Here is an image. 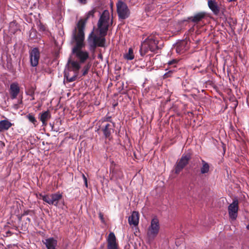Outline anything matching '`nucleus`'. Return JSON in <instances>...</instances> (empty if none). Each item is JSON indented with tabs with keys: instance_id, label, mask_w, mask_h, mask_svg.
Wrapping results in <instances>:
<instances>
[{
	"instance_id": "obj_1",
	"label": "nucleus",
	"mask_w": 249,
	"mask_h": 249,
	"mask_svg": "<svg viewBox=\"0 0 249 249\" xmlns=\"http://www.w3.org/2000/svg\"><path fill=\"white\" fill-rule=\"evenodd\" d=\"M109 15L108 13L104 12L101 16L98 23V27L99 30L100 36H98L92 32L89 36L88 42L89 49L94 51L97 47H103L105 46L106 36L108 30Z\"/></svg>"
},
{
	"instance_id": "obj_2",
	"label": "nucleus",
	"mask_w": 249,
	"mask_h": 249,
	"mask_svg": "<svg viewBox=\"0 0 249 249\" xmlns=\"http://www.w3.org/2000/svg\"><path fill=\"white\" fill-rule=\"evenodd\" d=\"M84 40L85 34L77 33L75 28L72 31L71 40V44H74L71 52L80 63H84L89 57V52L83 50L85 46Z\"/></svg>"
},
{
	"instance_id": "obj_3",
	"label": "nucleus",
	"mask_w": 249,
	"mask_h": 249,
	"mask_svg": "<svg viewBox=\"0 0 249 249\" xmlns=\"http://www.w3.org/2000/svg\"><path fill=\"white\" fill-rule=\"evenodd\" d=\"M158 40L153 36H149L141 44L140 53L142 56H144L150 51L155 53L160 49L158 46Z\"/></svg>"
},
{
	"instance_id": "obj_4",
	"label": "nucleus",
	"mask_w": 249,
	"mask_h": 249,
	"mask_svg": "<svg viewBox=\"0 0 249 249\" xmlns=\"http://www.w3.org/2000/svg\"><path fill=\"white\" fill-rule=\"evenodd\" d=\"M191 158L192 154L190 152L183 154L181 158L176 163L174 169L175 173L177 175L179 174L184 168L188 165Z\"/></svg>"
},
{
	"instance_id": "obj_5",
	"label": "nucleus",
	"mask_w": 249,
	"mask_h": 249,
	"mask_svg": "<svg viewBox=\"0 0 249 249\" xmlns=\"http://www.w3.org/2000/svg\"><path fill=\"white\" fill-rule=\"evenodd\" d=\"M40 198H41L44 202L49 205H53L55 206H57L58 202L62 199V195L59 192L43 195L41 194H39Z\"/></svg>"
},
{
	"instance_id": "obj_6",
	"label": "nucleus",
	"mask_w": 249,
	"mask_h": 249,
	"mask_svg": "<svg viewBox=\"0 0 249 249\" xmlns=\"http://www.w3.org/2000/svg\"><path fill=\"white\" fill-rule=\"evenodd\" d=\"M116 6L117 14L120 19H125L129 17L130 12L125 2L119 0L117 3Z\"/></svg>"
},
{
	"instance_id": "obj_7",
	"label": "nucleus",
	"mask_w": 249,
	"mask_h": 249,
	"mask_svg": "<svg viewBox=\"0 0 249 249\" xmlns=\"http://www.w3.org/2000/svg\"><path fill=\"white\" fill-rule=\"evenodd\" d=\"M160 230V224L158 219L155 217L151 222L150 226L147 230V236L149 239L153 240L158 235Z\"/></svg>"
},
{
	"instance_id": "obj_8",
	"label": "nucleus",
	"mask_w": 249,
	"mask_h": 249,
	"mask_svg": "<svg viewBox=\"0 0 249 249\" xmlns=\"http://www.w3.org/2000/svg\"><path fill=\"white\" fill-rule=\"evenodd\" d=\"M96 12L95 9H92L89 11L88 14H87L86 17L84 18L80 19L77 24V27L76 28L77 29V33H80L82 34H84V30L85 28L86 23L88 20V19L90 17H93L94 14Z\"/></svg>"
},
{
	"instance_id": "obj_9",
	"label": "nucleus",
	"mask_w": 249,
	"mask_h": 249,
	"mask_svg": "<svg viewBox=\"0 0 249 249\" xmlns=\"http://www.w3.org/2000/svg\"><path fill=\"white\" fill-rule=\"evenodd\" d=\"M238 204V200L237 199H235L233 200L232 202L228 206V210L229 217L232 220H235L237 217L239 209Z\"/></svg>"
},
{
	"instance_id": "obj_10",
	"label": "nucleus",
	"mask_w": 249,
	"mask_h": 249,
	"mask_svg": "<svg viewBox=\"0 0 249 249\" xmlns=\"http://www.w3.org/2000/svg\"><path fill=\"white\" fill-rule=\"evenodd\" d=\"M110 179L117 181L119 179H122L124 177V175L121 170L115 167V164L113 161L109 168Z\"/></svg>"
},
{
	"instance_id": "obj_11",
	"label": "nucleus",
	"mask_w": 249,
	"mask_h": 249,
	"mask_svg": "<svg viewBox=\"0 0 249 249\" xmlns=\"http://www.w3.org/2000/svg\"><path fill=\"white\" fill-rule=\"evenodd\" d=\"M99 129H101L103 131L106 138H109L112 132L114 131L115 123L111 124H99Z\"/></svg>"
},
{
	"instance_id": "obj_12",
	"label": "nucleus",
	"mask_w": 249,
	"mask_h": 249,
	"mask_svg": "<svg viewBox=\"0 0 249 249\" xmlns=\"http://www.w3.org/2000/svg\"><path fill=\"white\" fill-rule=\"evenodd\" d=\"M31 65L33 67L36 66L40 58V52L37 48H34L30 51Z\"/></svg>"
},
{
	"instance_id": "obj_13",
	"label": "nucleus",
	"mask_w": 249,
	"mask_h": 249,
	"mask_svg": "<svg viewBox=\"0 0 249 249\" xmlns=\"http://www.w3.org/2000/svg\"><path fill=\"white\" fill-rule=\"evenodd\" d=\"M20 90V87L18 83L14 82L11 84L9 90L10 98L12 100L17 98Z\"/></svg>"
},
{
	"instance_id": "obj_14",
	"label": "nucleus",
	"mask_w": 249,
	"mask_h": 249,
	"mask_svg": "<svg viewBox=\"0 0 249 249\" xmlns=\"http://www.w3.org/2000/svg\"><path fill=\"white\" fill-rule=\"evenodd\" d=\"M176 51L178 53L181 54L189 49L187 41L182 40L177 43L175 46Z\"/></svg>"
},
{
	"instance_id": "obj_15",
	"label": "nucleus",
	"mask_w": 249,
	"mask_h": 249,
	"mask_svg": "<svg viewBox=\"0 0 249 249\" xmlns=\"http://www.w3.org/2000/svg\"><path fill=\"white\" fill-rule=\"evenodd\" d=\"M206 16L205 12H201L196 13L194 16L188 18V19L195 23H197L204 19Z\"/></svg>"
},
{
	"instance_id": "obj_16",
	"label": "nucleus",
	"mask_w": 249,
	"mask_h": 249,
	"mask_svg": "<svg viewBox=\"0 0 249 249\" xmlns=\"http://www.w3.org/2000/svg\"><path fill=\"white\" fill-rule=\"evenodd\" d=\"M43 242L47 249H56L57 241L53 237L46 239Z\"/></svg>"
},
{
	"instance_id": "obj_17",
	"label": "nucleus",
	"mask_w": 249,
	"mask_h": 249,
	"mask_svg": "<svg viewBox=\"0 0 249 249\" xmlns=\"http://www.w3.org/2000/svg\"><path fill=\"white\" fill-rule=\"evenodd\" d=\"M139 214L136 211H133L128 217V223L130 225L137 226L139 224Z\"/></svg>"
},
{
	"instance_id": "obj_18",
	"label": "nucleus",
	"mask_w": 249,
	"mask_h": 249,
	"mask_svg": "<svg viewBox=\"0 0 249 249\" xmlns=\"http://www.w3.org/2000/svg\"><path fill=\"white\" fill-rule=\"evenodd\" d=\"M208 5L209 8L212 10L214 15H218L220 11L217 2L215 0H208Z\"/></svg>"
},
{
	"instance_id": "obj_19",
	"label": "nucleus",
	"mask_w": 249,
	"mask_h": 249,
	"mask_svg": "<svg viewBox=\"0 0 249 249\" xmlns=\"http://www.w3.org/2000/svg\"><path fill=\"white\" fill-rule=\"evenodd\" d=\"M13 124L8 119L0 121V132L8 130Z\"/></svg>"
},
{
	"instance_id": "obj_20",
	"label": "nucleus",
	"mask_w": 249,
	"mask_h": 249,
	"mask_svg": "<svg viewBox=\"0 0 249 249\" xmlns=\"http://www.w3.org/2000/svg\"><path fill=\"white\" fill-rule=\"evenodd\" d=\"M51 117V114L49 110L45 111L40 114L39 119L42 123V125L46 126L47 121Z\"/></svg>"
},
{
	"instance_id": "obj_21",
	"label": "nucleus",
	"mask_w": 249,
	"mask_h": 249,
	"mask_svg": "<svg viewBox=\"0 0 249 249\" xmlns=\"http://www.w3.org/2000/svg\"><path fill=\"white\" fill-rule=\"evenodd\" d=\"M202 166L200 167V173L202 175L208 174L210 170V164L203 159H201Z\"/></svg>"
},
{
	"instance_id": "obj_22",
	"label": "nucleus",
	"mask_w": 249,
	"mask_h": 249,
	"mask_svg": "<svg viewBox=\"0 0 249 249\" xmlns=\"http://www.w3.org/2000/svg\"><path fill=\"white\" fill-rule=\"evenodd\" d=\"M68 63L70 64V67L72 69V71H73L75 73L78 74L79 70L81 68V63L79 61L69 60Z\"/></svg>"
},
{
	"instance_id": "obj_23",
	"label": "nucleus",
	"mask_w": 249,
	"mask_h": 249,
	"mask_svg": "<svg viewBox=\"0 0 249 249\" xmlns=\"http://www.w3.org/2000/svg\"><path fill=\"white\" fill-rule=\"evenodd\" d=\"M112 120L111 116H106L99 121L97 124H112Z\"/></svg>"
},
{
	"instance_id": "obj_24",
	"label": "nucleus",
	"mask_w": 249,
	"mask_h": 249,
	"mask_svg": "<svg viewBox=\"0 0 249 249\" xmlns=\"http://www.w3.org/2000/svg\"><path fill=\"white\" fill-rule=\"evenodd\" d=\"M36 89V86H31L26 90L25 93L27 95L33 96L35 95Z\"/></svg>"
},
{
	"instance_id": "obj_25",
	"label": "nucleus",
	"mask_w": 249,
	"mask_h": 249,
	"mask_svg": "<svg viewBox=\"0 0 249 249\" xmlns=\"http://www.w3.org/2000/svg\"><path fill=\"white\" fill-rule=\"evenodd\" d=\"M124 57L125 59L129 60H131L134 59V55L132 48H130L129 49L128 53L124 55Z\"/></svg>"
},
{
	"instance_id": "obj_26",
	"label": "nucleus",
	"mask_w": 249,
	"mask_h": 249,
	"mask_svg": "<svg viewBox=\"0 0 249 249\" xmlns=\"http://www.w3.org/2000/svg\"><path fill=\"white\" fill-rule=\"evenodd\" d=\"M91 67V64L90 63H88L86 64L83 68L82 70V76H85L87 75Z\"/></svg>"
},
{
	"instance_id": "obj_27",
	"label": "nucleus",
	"mask_w": 249,
	"mask_h": 249,
	"mask_svg": "<svg viewBox=\"0 0 249 249\" xmlns=\"http://www.w3.org/2000/svg\"><path fill=\"white\" fill-rule=\"evenodd\" d=\"M26 117L30 122L34 124L35 126H36V125L37 124V122L36 119L35 118V117L34 116V115L32 114H31V113L28 114L26 116Z\"/></svg>"
},
{
	"instance_id": "obj_28",
	"label": "nucleus",
	"mask_w": 249,
	"mask_h": 249,
	"mask_svg": "<svg viewBox=\"0 0 249 249\" xmlns=\"http://www.w3.org/2000/svg\"><path fill=\"white\" fill-rule=\"evenodd\" d=\"M116 243V239L115 234L113 232H110L108 237L107 243Z\"/></svg>"
},
{
	"instance_id": "obj_29",
	"label": "nucleus",
	"mask_w": 249,
	"mask_h": 249,
	"mask_svg": "<svg viewBox=\"0 0 249 249\" xmlns=\"http://www.w3.org/2000/svg\"><path fill=\"white\" fill-rule=\"evenodd\" d=\"M179 60L177 59H174L172 60L169 61L167 63L168 66L170 67L169 69L172 68H174L176 65L178 63Z\"/></svg>"
},
{
	"instance_id": "obj_30",
	"label": "nucleus",
	"mask_w": 249,
	"mask_h": 249,
	"mask_svg": "<svg viewBox=\"0 0 249 249\" xmlns=\"http://www.w3.org/2000/svg\"><path fill=\"white\" fill-rule=\"evenodd\" d=\"M77 75L78 74L75 73V74L73 76L69 77L68 75H67V74L65 73V77L66 78L67 81H68L69 82H71L76 80Z\"/></svg>"
},
{
	"instance_id": "obj_31",
	"label": "nucleus",
	"mask_w": 249,
	"mask_h": 249,
	"mask_svg": "<svg viewBox=\"0 0 249 249\" xmlns=\"http://www.w3.org/2000/svg\"><path fill=\"white\" fill-rule=\"evenodd\" d=\"M26 221L24 224H22L21 226L22 230L24 231L28 229V225L29 223L31 222V219L29 217H27L26 218Z\"/></svg>"
},
{
	"instance_id": "obj_32",
	"label": "nucleus",
	"mask_w": 249,
	"mask_h": 249,
	"mask_svg": "<svg viewBox=\"0 0 249 249\" xmlns=\"http://www.w3.org/2000/svg\"><path fill=\"white\" fill-rule=\"evenodd\" d=\"M175 72V70L174 69H171V70H169L168 71L166 72L163 75V78H167L171 77L172 75V74H173V73H174Z\"/></svg>"
},
{
	"instance_id": "obj_33",
	"label": "nucleus",
	"mask_w": 249,
	"mask_h": 249,
	"mask_svg": "<svg viewBox=\"0 0 249 249\" xmlns=\"http://www.w3.org/2000/svg\"><path fill=\"white\" fill-rule=\"evenodd\" d=\"M107 249H118V245L117 243H107Z\"/></svg>"
},
{
	"instance_id": "obj_34",
	"label": "nucleus",
	"mask_w": 249,
	"mask_h": 249,
	"mask_svg": "<svg viewBox=\"0 0 249 249\" xmlns=\"http://www.w3.org/2000/svg\"><path fill=\"white\" fill-rule=\"evenodd\" d=\"M32 212H33V211L30 210L24 211L23 212V213L21 214V216H24L25 215L29 214L30 213Z\"/></svg>"
},
{
	"instance_id": "obj_35",
	"label": "nucleus",
	"mask_w": 249,
	"mask_h": 249,
	"mask_svg": "<svg viewBox=\"0 0 249 249\" xmlns=\"http://www.w3.org/2000/svg\"><path fill=\"white\" fill-rule=\"evenodd\" d=\"M38 27H39L40 31H45L46 30V27H45V26L43 25L41 23H40L38 25Z\"/></svg>"
},
{
	"instance_id": "obj_36",
	"label": "nucleus",
	"mask_w": 249,
	"mask_h": 249,
	"mask_svg": "<svg viewBox=\"0 0 249 249\" xmlns=\"http://www.w3.org/2000/svg\"><path fill=\"white\" fill-rule=\"evenodd\" d=\"M99 217L100 219V220L102 221V222H104V215L102 213H99Z\"/></svg>"
},
{
	"instance_id": "obj_37",
	"label": "nucleus",
	"mask_w": 249,
	"mask_h": 249,
	"mask_svg": "<svg viewBox=\"0 0 249 249\" xmlns=\"http://www.w3.org/2000/svg\"><path fill=\"white\" fill-rule=\"evenodd\" d=\"M79 2L82 4H85L87 2V0H78Z\"/></svg>"
},
{
	"instance_id": "obj_38",
	"label": "nucleus",
	"mask_w": 249,
	"mask_h": 249,
	"mask_svg": "<svg viewBox=\"0 0 249 249\" xmlns=\"http://www.w3.org/2000/svg\"><path fill=\"white\" fill-rule=\"evenodd\" d=\"M93 249H104V244H102L98 248H94Z\"/></svg>"
},
{
	"instance_id": "obj_39",
	"label": "nucleus",
	"mask_w": 249,
	"mask_h": 249,
	"mask_svg": "<svg viewBox=\"0 0 249 249\" xmlns=\"http://www.w3.org/2000/svg\"><path fill=\"white\" fill-rule=\"evenodd\" d=\"M82 176L84 181L87 180V178L84 174H82Z\"/></svg>"
},
{
	"instance_id": "obj_40",
	"label": "nucleus",
	"mask_w": 249,
	"mask_h": 249,
	"mask_svg": "<svg viewBox=\"0 0 249 249\" xmlns=\"http://www.w3.org/2000/svg\"><path fill=\"white\" fill-rule=\"evenodd\" d=\"M85 185L86 187H88V180L84 181Z\"/></svg>"
},
{
	"instance_id": "obj_41",
	"label": "nucleus",
	"mask_w": 249,
	"mask_h": 249,
	"mask_svg": "<svg viewBox=\"0 0 249 249\" xmlns=\"http://www.w3.org/2000/svg\"><path fill=\"white\" fill-rule=\"evenodd\" d=\"M22 217L23 216H21V215L20 216H19L18 218V220L19 221H21V218H22Z\"/></svg>"
},
{
	"instance_id": "obj_42",
	"label": "nucleus",
	"mask_w": 249,
	"mask_h": 249,
	"mask_svg": "<svg viewBox=\"0 0 249 249\" xmlns=\"http://www.w3.org/2000/svg\"><path fill=\"white\" fill-rule=\"evenodd\" d=\"M22 103V98H21L20 100H18V103L21 104Z\"/></svg>"
},
{
	"instance_id": "obj_43",
	"label": "nucleus",
	"mask_w": 249,
	"mask_h": 249,
	"mask_svg": "<svg viewBox=\"0 0 249 249\" xmlns=\"http://www.w3.org/2000/svg\"><path fill=\"white\" fill-rule=\"evenodd\" d=\"M31 100H35V95H33V96H31Z\"/></svg>"
},
{
	"instance_id": "obj_44",
	"label": "nucleus",
	"mask_w": 249,
	"mask_h": 249,
	"mask_svg": "<svg viewBox=\"0 0 249 249\" xmlns=\"http://www.w3.org/2000/svg\"><path fill=\"white\" fill-rule=\"evenodd\" d=\"M15 24V23H10V27H12L13 25H14Z\"/></svg>"
},
{
	"instance_id": "obj_45",
	"label": "nucleus",
	"mask_w": 249,
	"mask_h": 249,
	"mask_svg": "<svg viewBox=\"0 0 249 249\" xmlns=\"http://www.w3.org/2000/svg\"><path fill=\"white\" fill-rule=\"evenodd\" d=\"M246 228L247 229V230H249V224H248V225L246 226Z\"/></svg>"
},
{
	"instance_id": "obj_46",
	"label": "nucleus",
	"mask_w": 249,
	"mask_h": 249,
	"mask_svg": "<svg viewBox=\"0 0 249 249\" xmlns=\"http://www.w3.org/2000/svg\"><path fill=\"white\" fill-rule=\"evenodd\" d=\"M15 106H17V105H15ZM17 108H18V107H16Z\"/></svg>"
}]
</instances>
